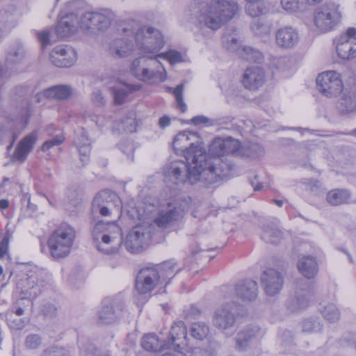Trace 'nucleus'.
<instances>
[{
    "label": "nucleus",
    "instance_id": "61",
    "mask_svg": "<svg viewBox=\"0 0 356 356\" xmlns=\"http://www.w3.org/2000/svg\"><path fill=\"white\" fill-rule=\"evenodd\" d=\"M38 38L42 48L49 44V34L48 31H42L38 33Z\"/></svg>",
    "mask_w": 356,
    "mask_h": 356
},
{
    "label": "nucleus",
    "instance_id": "25",
    "mask_svg": "<svg viewBox=\"0 0 356 356\" xmlns=\"http://www.w3.org/2000/svg\"><path fill=\"white\" fill-rule=\"evenodd\" d=\"M148 235L141 226H136L127 234L124 245L131 253H136L147 245Z\"/></svg>",
    "mask_w": 356,
    "mask_h": 356
},
{
    "label": "nucleus",
    "instance_id": "53",
    "mask_svg": "<svg viewBox=\"0 0 356 356\" xmlns=\"http://www.w3.org/2000/svg\"><path fill=\"white\" fill-rule=\"evenodd\" d=\"M282 8L290 13H294L299 10L303 6L300 0H281Z\"/></svg>",
    "mask_w": 356,
    "mask_h": 356
},
{
    "label": "nucleus",
    "instance_id": "5",
    "mask_svg": "<svg viewBox=\"0 0 356 356\" xmlns=\"http://www.w3.org/2000/svg\"><path fill=\"white\" fill-rule=\"evenodd\" d=\"M47 279V273L37 267L31 269L25 268L16 274L17 289L29 305L42 293Z\"/></svg>",
    "mask_w": 356,
    "mask_h": 356
},
{
    "label": "nucleus",
    "instance_id": "32",
    "mask_svg": "<svg viewBox=\"0 0 356 356\" xmlns=\"http://www.w3.org/2000/svg\"><path fill=\"white\" fill-rule=\"evenodd\" d=\"M257 283L252 280L238 282L235 287L236 296L243 301H252L257 296Z\"/></svg>",
    "mask_w": 356,
    "mask_h": 356
},
{
    "label": "nucleus",
    "instance_id": "28",
    "mask_svg": "<svg viewBox=\"0 0 356 356\" xmlns=\"http://www.w3.org/2000/svg\"><path fill=\"white\" fill-rule=\"evenodd\" d=\"M298 32L292 26L280 28L275 33L276 44L282 49L293 48L298 44Z\"/></svg>",
    "mask_w": 356,
    "mask_h": 356
},
{
    "label": "nucleus",
    "instance_id": "12",
    "mask_svg": "<svg viewBox=\"0 0 356 356\" xmlns=\"http://www.w3.org/2000/svg\"><path fill=\"white\" fill-rule=\"evenodd\" d=\"M122 203L118 195L109 190H104L98 193L92 202L91 213L95 220L97 215L110 216L116 210L120 211Z\"/></svg>",
    "mask_w": 356,
    "mask_h": 356
},
{
    "label": "nucleus",
    "instance_id": "59",
    "mask_svg": "<svg viewBox=\"0 0 356 356\" xmlns=\"http://www.w3.org/2000/svg\"><path fill=\"white\" fill-rule=\"evenodd\" d=\"M212 120H211L209 118L205 117L204 115H197V116L193 117L191 120V122L194 125H200V124H207V123H209V124L211 125Z\"/></svg>",
    "mask_w": 356,
    "mask_h": 356
},
{
    "label": "nucleus",
    "instance_id": "48",
    "mask_svg": "<svg viewBox=\"0 0 356 356\" xmlns=\"http://www.w3.org/2000/svg\"><path fill=\"white\" fill-rule=\"evenodd\" d=\"M137 122L136 114L134 112L129 113L126 118L122 120V129L129 133L136 131Z\"/></svg>",
    "mask_w": 356,
    "mask_h": 356
},
{
    "label": "nucleus",
    "instance_id": "7",
    "mask_svg": "<svg viewBox=\"0 0 356 356\" xmlns=\"http://www.w3.org/2000/svg\"><path fill=\"white\" fill-rule=\"evenodd\" d=\"M30 115V104L29 101L24 99L21 102L19 115L15 119L6 120L0 124V143L3 141L10 142L7 149L10 151L17 138L19 134L24 130L29 123Z\"/></svg>",
    "mask_w": 356,
    "mask_h": 356
},
{
    "label": "nucleus",
    "instance_id": "39",
    "mask_svg": "<svg viewBox=\"0 0 356 356\" xmlns=\"http://www.w3.org/2000/svg\"><path fill=\"white\" fill-rule=\"evenodd\" d=\"M138 85H124L122 87L114 86L111 88L115 104L121 105L124 102L128 95L134 91L138 90Z\"/></svg>",
    "mask_w": 356,
    "mask_h": 356
},
{
    "label": "nucleus",
    "instance_id": "24",
    "mask_svg": "<svg viewBox=\"0 0 356 356\" xmlns=\"http://www.w3.org/2000/svg\"><path fill=\"white\" fill-rule=\"evenodd\" d=\"M262 336L259 326L250 325L240 330L236 334L235 349L238 351L246 350L252 342Z\"/></svg>",
    "mask_w": 356,
    "mask_h": 356
},
{
    "label": "nucleus",
    "instance_id": "18",
    "mask_svg": "<svg viewBox=\"0 0 356 356\" xmlns=\"http://www.w3.org/2000/svg\"><path fill=\"white\" fill-rule=\"evenodd\" d=\"M159 272L156 267L149 266L142 268L136 279L135 287L140 294H147L161 284Z\"/></svg>",
    "mask_w": 356,
    "mask_h": 356
},
{
    "label": "nucleus",
    "instance_id": "44",
    "mask_svg": "<svg viewBox=\"0 0 356 356\" xmlns=\"http://www.w3.org/2000/svg\"><path fill=\"white\" fill-rule=\"evenodd\" d=\"M252 31L258 36H268L270 33L271 26L262 19L253 20L251 26Z\"/></svg>",
    "mask_w": 356,
    "mask_h": 356
},
{
    "label": "nucleus",
    "instance_id": "62",
    "mask_svg": "<svg viewBox=\"0 0 356 356\" xmlns=\"http://www.w3.org/2000/svg\"><path fill=\"white\" fill-rule=\"evenodd\" d=\"M233 120V118L229 116H225L223 118H218L211 121V125H227L230 124Z\"/></svg>",
    "mask_w": 356,
    "mask_h": 356
},
{
    "label": "nucleus",
    "instance_id": "6",
    "mask_svg": "<svg viewBox=\"0 0 356 356\" xmlns=\"http://www.w3.org/2000/svg\"><path fill=\"white\" fill-rule=\"evenodd\" d=\"M240 147L241 144L238 140L232 138H216L211 143L209 149V154L211 157L207 154V161L212 163L213 164L215 160H220V164L213 165L215 169H222L225 164L228 167L227 170L225 171V175L219 176L218 180L227 177L229 172L234 169V165L232 163L222 160L221 157L225 155L236 154Z\"/></svg>",
    "mask_w": 356,
    "mask_h": 356
},
{
    "label": "nucleus",
    "instance_id": "47",
    "mask_svg": "<svg viewBox=\"0 0 356 356\" xmlns=\"http://www.w3.org/2000/svg\"><path fill=\"white\" fill-rule=\"evenodd\" d=\"M7 323L11 329L20 330L22 329L28 323V318H21L20 316H15L13 313L7 314Z\"/></svg>",
    "mask_w": 356,
    "mask_h": 356
},
{
    "label": "nucleus",
    "instance_id": "3",
    "mask_svg": "<svg viewBox=\"0 0 356 356\" xmlns=\"http://www.w3.org/2000/svg\"><path fill=\"white\" fill-rule=\"evenodd\" d=\"M92 235L97 250L106 254H116L122 244V229L114 222L98 220L92 229Z\"/></svg>",
    "mask_w": 356,
    "mask_h": 356
},
{
    "label": "nucleus",
    "instance_id": "40",
    "mask_svg": "<svg viewBox=\"0 0 356 356\" xmlns=\"http://www.w3.org/2000/svg\"><path fill=\"white\" fill-rule=\"evenodd\" d=\"M141 346L145 350L149 352H158L163 348H168L167 343H163L157 335L154 334L145 335L142 339Z\"/></svg>",
    "mask_w": 356,
    "mask_h": 356
},
{
    "label": "nucleus",
    "instance_id": "31",
    "mask_svg": "<svg viewBox=\"0 0 356 356\" xmlns=\"http://www.w3.org/2000/svg\"><path fill=\"white\" fill-rule=\"evenodd\" d=\"M134 49L132 41L127 38H118L111 42L108 52L113 58H120L130 56Z\"/></svg>",
    "mask_w": 356,
    "mask_h": 356
},
{
    "label": "nucleus",
    "instance_id": "58",
    "mask_svg": "<svg viewBox=\"0 0 356 356\" xmlns=\"http://www.w3.org/2000/svg\"><path fill=\"white\" fill-rule=\"evenodd\" d=\"M249 150V155L252 158H258L264 154L263 147L258 145H254L252 147H250Z\"/></svg>",
    "mask_w": 356,
    "mask_h": 356
},
{
    "label": "nucleus",
    "instance_id": "57",
    "mask_svg": "<svg viewBox=\"0 0 356 356\" xmlns=\"http://www.w3.org/2000/svg\"><path fill=\"white\" fill-rule=\"evenodd\" d=\"M24 300L26 301V299H22V297L21 300L17 301L16 304L13 307V310L10 313L14 314L15 316H22L25 312V308L24 307Z\"/></svg>",
    "mask_w": 356,
    "mask_h": 356
},
{
    "label": "nucleus",
    "instance_id": "35",
    "mask_svg": "<svg viewBox=\"0 0 356 356\" xmlns=\"http://www.w3.org/2000/svg\"><path fill=\"white\" fill-rule=\"evenodd\" d=\"M76 135L75 143L79 152L80 160L85 165L89 161L91 150L90 143L83 129L76 132Z\"/></svg>",
    "mask_w": 356,
    "mask_h": 356
},
{
    "label": "nucleus",
    "instance_id": "27",
    "mask_svg": "<svg viewBox=\"0 0 356 356\" xmlns=\"http://www.w3.org/2000/svg\"><path fill=\"white\" fill-rule=\"evenodd\" d=\"M265 81L264 70L257 66H252L245 70L242 79V84L249 90H256Z\"/></svg>",
    "mask_w": 356,
    "mask_h": 356
},
{
    "label": "nucleus",
    "instance_id": "22",
    "mask_svg": "<svg viewBox=\"0 0 356 356\" xmlns=\"http://www.w3.org/2000/svg\"><path fill=\"white\" fill-rule=\"evenodd\" d=\"M122 310V306L118 302L108 298L104 299L97 312L98 323L108 325L115 322Z\"/></svg>",
    "mask_w": 356,
    "mask_h": 356
},
{
    "label": "nucleus",
    "instance_id": "26",
    "mask_svg": "<svg viewBox=\"0 0 356 356\" xmlns=\"http://www.w3.org/2000/svg\"><path fill=\"white\" fill-rule=\"evenodd\" d=\"M186 327L181 321L175 322L171 327L170 335L167 342L168 348H173L177 352H181L184 346L187 345Z\"/></svg>",
    "mask_w": 356,
    "mask_h": 356
},
{
    "label": "nucleus",
    "instance_id": "64",
    "mask_svg": "<svg viewBox=\"0 0 356 356\" xmlns=\"http://www.w3.org/2000/svg\"><path fill=\"white\" fill-rule=\"evenodd\" d=\"M92 101L99 105L104 104L105 103L104 97L99 91H96L92 93Z\"/></svg>",
    "mask_w": 356,
    "mask_h": 356
},
{
    "label": "nucleus",
    "instance_id": "21",
    "mask_svg": "<svg viewBox=\"0 0 356 356\" xmlns=\"http://www.w3.org/2000/svg\"><path fill=\"white\" fill-rule=\"evenodd\" d=\"M49 59L52 64L56 67H69L76 62L77 54L70 47L59 45L51 50Z\"/></svg>",
    "mask_w": 356,
    "mask_h": 356
},
{
    "label": "nucleus",
    "instance_id": "11",
    "mask_svg": "<svg viewBox=\"0 0 356 356\" xmlns=\"http://www.w3.org/2000/svg\"><path fill=\"white\" fill-rule=\"evenodd\" d=\"M135 41L138 48L145 54H155L164 45L162 33L151 26H141L135 33Z\"/></svg>",
    "mask_w": 356,
    "mask_h": 356
},
{
    "label": "nucleus",
    "instance_id": "1",
    "mask_svg": "<svg viewBox=\"0 0 356 356\" xmlns=\"http://www.w3.org/2000/svg\"><path fill=\"white\" fill-rule=\"evenodd\" d=\"M193 166L189 167L183 161L177 160L167 164L163 168V176L168 181L173 183H184L191 184L197 182L207 186L218 181L219 176L225 175L228 168L225 164L222 169H215L213 165L220 164V160L216 159L213 165L209 162L191 161Z\"/></svg>",
    "mask_w": 356,
    "mask_h": 356
},
{
    "label": "nucleus",
    "instance_id": "50",
    "mask_svg": "<svg viewBox=\"0 0 356 356\" xmlns=\"http://www.w3.org/2000/svg\"><path fill=\"white\" fill-rule=\"evenodd\" d=\"M184 84L181 83L173 89V95L175 97L177 106L182 112H186L187 106L184 102L183 98Z\"/></svg>",
    "mask_w": 356,
    "mask_h": 356
},
{
    "label": "nucleus",
    "instance_id": "51",
    "mask_svg": "<svg viewBox=\"0 0 356 356\" xmlns=\"http://www.w3.org/2000/svg\"><path fill=\"white\" fill-rule=\"evenodd\" d=\"M156 56L157 58H163L168 60L171 64L183 61L181 54L175 50H170L165 53L157 54Z\"/></svg>",
    "mask_w": 356,
    "mask_h": 356
},
{
    "label": "nucleus",
    "instance_id": "16",
    "mask_svg": "<svg viewBox=\"0 0 356 356\" xmlns=\"http://www.w3.org/2000/svg\"><path fill=\"white\" fill-rule=\"evenodd\" d=\"M318 90L327 97L339 95L343 90V83L340 74L334 71L325 72L316 78Z\"/></svg>",
    "mask_w": 356,
    "mask_h": 356
},
{
    "label": "nucleus",
    "instance_id": "38",
    "mask_svg": "<svg viewBox=\"0 0 356 356\" xmlns=\"http://www.w3.org/2000/svg\"><path fill=\"white\" fill-rule=\"evenodd\" d=\"M42 95L48 99L64 100L72 95V88L65 85L54 86L44 90Z\"/></svg>",
    "mask_w": 356,
    "mask_h": 356
},
{
    "label": "nucleus",
    "instance_id": "34",
    "mask_svg": "<svg viewBox=\"0 0 356 356\" xmlns=\"http://www.w3.org/2000/svg\"><path fill=\"white\" fill-rule=\"evenodd\" d=\"M76 17L73 14L65 15L56 26L57 36L63 38L74 33L76 30Z\"/></svg>",
    "mask_w": 356,
    "mask_h": 356
},
{
    "label": "nucleus",
    "instance_id": "46",
    "mask_svg": "<svg viewBox=\"0 0 356 356\" xmlns=\"http://www.w3.org/2000/svg\"><path fill=\"white\" fill-rule=\"evenodd\" d=\"M238 51L240 56L249 61L259 62L262 57L259 51L250 47H244Z\"/></svg>",
    "mask_w": 356,
    "mask_h": 356
},
{
    "label": "nucleus",
    "instance_id": "33",
    "mask_svg": "<svg viewBox=\"0 0 356 356\" xmlns=\"http://www.w3.org/2000/svg\"><path fill=\"white\" fill-rule=\"evenodd\" d=\"M297 267L299 272L306 278H314L318 273V266L316 259L310 256H303L298 259Z\"/></svg>",
    "mask_w": 356,
    "mask_h": 356
},
{
    "label": "nucleus",
    "instance_id": "15",
    "mask_svg": "<svg viewBox=\"0 0 356 356\" xmlns=\"http://www.w3.org/2000/svg\"><path fill=\"white\" fill-rule=\"evenodd\" d=\"M312 296V290L307 282L304 280L297 281L295 284L294 293L287 301V309L295 312L306 308Z\"/></svg>",
    "mask_w": 356,
    "mask_h": 356
},
{
    "label": "nucleus",
    "instance_id": "60",
    "mask_svg": "<svg viewBox=\"0 0 356 356\" xmlns=\"http://www.w3.org/2000/svg\"><path fill=\"white\" fill-rule=\"evenodd\" d=\"M9 238L4 236L0 241V258L4 257L8 252Z\"/></svg>",
    "mask_w": 356,
    "mask_h": 356
},
{
    "label": "nucleus",
    "instance_id": "56",
    "mask_svg": "<svg viewBox=\"0 0 356 356\" xmlns=\"http://www.w3.org/2000/svg\"><path fill=\"white\" fill-rule=\"evenodd\" d=\"M257 3H248L245 7V12L252 17H257L261 14V8L257 5Z\"/></svg>",
    "mask_w": 356,
    "mask_h": 356
},
{
    "label": "nucleus",
    "instance_id": "10",
    "mask_svg": "<svg viewBox=\"0 0 356 356\" xmlns=\"http://www.w3.org/2000/svg\"><path fill=\"white\" fill-rule=\"evenodd\" d=\"M190 136L197 137L196 134L184 131L178 134L174 138L172 145L175 151L183 153L187 161H207L206 149L202 143H190Z\"/></svg>",
    "mask_w": 356,
    "mask_h": 356
},
{
    "label": "nucleus",
    "instance_id": "8",
    "mask_svg": "<svg viewBox=\"0 0 356 356\" xmlns=\"http://www.w3.org/2000/svg\"><path fill=\"white\" fill-rule=\"evenodd\" d=\"M76 238V231L67 224H62L52 233L48 240L51 255L55 259L67 257Z\"/></svg>",
    "mask_w": 356,
    "mask_h": 356
},
{
    "label": "nucleus",
    "instance_id": "63",
    "mask_svg": "<svg viewBox=\"0 0 356 356\" xmlns=\"http://www.w3.org/2000/svg\"><path fill=\"white\" fill-rule=\"evenodd\" d=\"M120 148L122 149V151L127 154V158L133 161L134 151L133 145L129 144L125 146L124 145L122 144L120 145Z\"/></svg>",
    "mask_w": 356,
    "mask_h": 356
},
{
    "label": "nucleus",
    "instance_id": "49",
    "mask_svg": "<svg viewBox=\"0 0 356 356\" xmlns=\"http://www.w3.org/2000/svg\"><path fill=\"white\" fill-rule=\"evenodd\" d=\"M302 332L307 333L317 332L322 329V325L318 319H306L302 322Z\"/></svg>",
    "mask_w": 356,
    "mask_h": 356
},
{
    "label": "nucleus",
    "instance_id": "17",
    "mask_svg": "<svg viewBox=\"0 0 356 356\" xmlns=\"http://www.w3.org/2000/svg\"><path fill=\"white\" fill-rule=\"evenodd\" d=\"M236 307L234 302L223 303L214 312L213 325L224 333L232 328L236 322Z\"/></svg>",
    "mask_w": 356,
    "mask_h": 356
},
{
    "label": "nucleus",
    "instance_id": "54",
    "mask_svg": "<svg viewBox=\"0 0 356 356\" xmlns=\"http://www.w3.org/2000/svg\"><path fill=\"white\" fill-rule=\"evenodd\" d=\"M42 344L41 337L36 334H31L26 337L24 345L26 348L34 350L39 348Z\"/></svg>",
    "mask_w": 356,
    "mask_h": 356
},
{
    "label": "nucleus",
    "instance_id": "45",
    "mask_svg": "<svg viewBox=\"0 0 356 356\" xmlns=\"http://www.w3.org/2000/svg\"><path fill=\"white\" fill-rule=\"evenodd\" d=\"M209 332V326L204 323L198 322L193 323L191 329V336L200 341L206 338Z\"/></svg>",
    "mask_w": 356,
    "mask_h": 356
},
{
    "label": "nucleus",
    "instance_id": "13",
    "mask_svg": "<svg viewBox=\"0 0 356 356\" xmlns=\"http://www.w3.org/2000/svg\"><path fill=\"white\" fill-rule=\"evenodd\" d=\"M188 211V204L185 201L175 200L163 206L154 218V222L160 228H166L174 222L180 220Z\"/></svg>",
    "mask_w": 356,
    "mask_h": 356
},
{
    "label": "nucleus",
    "instance_id": "20",
    "mask_svg": "<svg viewBox=\"0 0 356 356\" xmlns=\"http://www.w3.org/2000/svg\"><path fill=\"white\" fill-rule=\"evenodd\" d=\"M261 284L268 296H274L282 290L284 277L278 270L268 268L261 275Z\"/></svg>",
    "mask_w": 356,
    "mask_h": 356
},
{
    "label": "nucleus",
    "instance_id": "30",
    "mask_svg": "<svg viewBox=\"0 0 356 356\" xmlns=\"http://www.w3.org/2000/svg\"><path fill=\"white\" fill-rule=\"evenodd\" d=\"M337 109L342 115L356 111V86L346 89L337 103Z\"/></svg>",
    "mask_w": 356,
    "mask_h": 356
},
{
    "label": "nucleus",
    "instance_id": "29",
    "mask_svg": "<svg viewBox=\"0 0 356 356\" xmlns=\"http://www.w3.org/2000/svg\"><path fill=\"white\" fill-rule=\"evenodd\" d=\"M38 138L37 131H33L26 136L21 140L17 145L13 156V159L20 162H24L29 154L33 149Z\"/></svg>",
    "mask_w": 356,
    "mask_h": 356
},
{
    "label": "nucleus",
    "instance_id": "42",
    "mask_svg": "<svg viewBox=\"0 0 356 356\" xmlns=\"http://www.w3.org/2000/svg\"><path fill=\"white\" fill-rule=\"evenodd\" d=\"M318 309L323 318L330 323H334L340 318L341 314L336 305L332 303L321 304Z\"/></svg>",
    "mask_w": 356,
    "mask_h": 356
},
{
    "label": "nucleus",
    "instance_id": "19",
    "mask_svg": "<svg viewBox=\"0 0 356 356\" xmlns=\"http://www.w3.org/2000/svg\"><path fill=\"white\" fill-rule=\"evenodd\" d=\"M339 56L344 60L356 57V29L348 28L335 39Z\"/></svg>",
    "mask_w": 356,
    "mask_h": 356
},
{
    "label": "nucleus",
    "instance_id": "37",
    "mask_svg": "<svg viewBox=\"0 0 356 356\" xmlns=\"http://www.w3.org/2000/svg\"><path fill=\"white\" fill-rule=\"evenodd\" d=\"M282 231L273 224H265L261 227V238L266 243H277L282 238Z\"/></svg>",
    "mask_w": 356,
    "mask_h": 356
},
{
    "label": "nucleus",
    "instance_id": "36",
    "mask_svg": "<svg viewBox=\"0 0 356 356\" xmlns=\"http://www.w3.org/2000/svg\"><path fill=\"white\" fill-rule=\"evenodd\" d=\"M223 46L230 51L240 50L241 40L238 31L234 26H227L222 38Z\"/></svg>",
    "mask_w": 356,
    "mask_h": 356
},
{
    "label": "nucleus",
    "instance_id": "43",
    "mask_svg": "<svg viewBox=\"0 0 356 356\" xmlns=\"http://www.w3.org/2000/svg\"><path fill=\"white\" fill-rule=\"evenodd\" d=\"M159 272L160 280L161 282L167 279H170L174 277L178 270H176V264L172 261H165L163 264L154 266Z\"/></svg>",
    "mask_w": 356,
    "mask_h": 356
},
{
    "label": "nucleus",
    "instance_id": "4",
    "mask_svg": "<svg viewBox=\"0 0 356 356\" xmlns=\"http://www.w3.org/2000/svg\"><path fill=\"white\" fill-rule=\"evenodd\" d=\"M131 73L138 80L150 85L164 82L167 72L156 56H143L134 59L131 65Z\"/></svg>",
    "mask_w": 356,
    "mask_h": 356
},
{
    "label": "nucleus",
    "instance_id": "23",
    "mask_svg": "<svg viewBox=\"0 0 356 356\" xmlns=\"http://www.w3.org/2000/svg\"><path fill=\"white\" fill-rule=\"evenodd\" d=\"M24 58V49L21 44H16L10 48L8 53L5 66L0 64V100L1 99V88L5 83V79L10 74L8 70L12 69L13 65L19 63Z\"/></svg>",
    "mask_w": 356,
    "mask_h": 356
},
{
    "label": "nucleus",
    "instance_id": "2",
    "mask_svg": "<svg viewBox=\"0 0 356 356\" xmlns=\"http://www.w3.org/2000/svg\"><path fill=\"white\" fill-rule=\"evenodd\" d=\"M235 0H210L194 2L186 12L188 19L196 26L216 31L231 20L238 11Z\"/></svg>",
    "mask_w": 356,
    "mask_h": 356
},
{
    "label": "nucleus",
    "instance_id": "52",
    "mask_svg": "<svg viewBox=\"0 0 356 356\" xmlns=\"http://www.w3.org/2000/svg\"><path fill=\"white\" fill-rule=\"evenodd\" d=\"M41 356H71L70 351L59 346L50 347L45 349Z\"/></svg>",
    "mask_w": 356,
    "mask_h": 356
},
{
    "label": "nucleus",
    "instance_id": "55",
    "mask_svg": "<svg viewBox=\"0 0 356 356\" xmlns=\"http://www.w3.org/2000/svg\"><path fill=\"white\" fill-rule=\"evenodd\" d=\"M64 136L61 134L56 135L54 138L44 142L41 147L42 151L47 152L53 146L60 145L64 141Z\"/></svg>",
    "mask_w": 356,
    "mask_h": 356
},
{
    "label": "nucleus",
    "instance_id": "9",
    "mask_svg": "<svg viewBox=\"0 0 356 356\" xmlns=\"http://www.w3.org/2000/svg\"><path fill=\"white\" fill-rule=\"evenodd\" d=\"M115 18V15L111 9L101 8L84 13L79 19V24L83 31L97 34L106 31Z\"/></svg>",
    "mask_w": 356,
    "mask_h": 356
},
{
    "label": "nucleus",
    "instance_id": "14",
    "mask_svg": "<svg viewBox=\"0 0 356 356\" xmlns=\"http://www.w3.org/2000/svg\"><path fill=\"white\" fill-rule=\"evenodd\" d=\"M339 5L334 3H327L316 9L314 22L317 29L321 31H330L340 21L341 13Z\"/></svg>",
    "mask_w": 356,
    "mask_h": 356
},
{
    "label": "nucleus",
    "instance_id": "41",
    "mask_svg": "<svg viewBox=\"0 0 356 356\" xmlns=\"http://www.w3.org/2000/svg\"><path fill=\"white\" fill-rule=\"evenodd\" d=\"M350 197V193L346 189H334L327 193L326 200L333 206L346 203Z\"/></svg>",
    "mask_w": 356,
    "mask_h": 356
}]
</instances>
